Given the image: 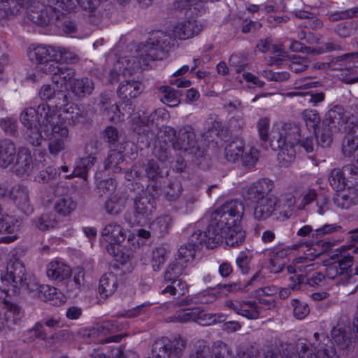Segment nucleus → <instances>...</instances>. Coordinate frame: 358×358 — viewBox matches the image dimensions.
Wrapping results in <instances>:
<instances>
[{
  "label": "nucleus",
  "instance_id": "nucleus-1",
  "mask_svg": "<svg viewBox=\"0 0 358 358\" xmlns=\"http://www.w3.org/2000/svg\"><path fill=\"white\" fill-rule=\"evenodd\" d=\"M270 145L273 150H278V160L280 166L287 167L295 159V145H300L309 153L313 151L314 139L313 137L301 138L299 125L287 122L272 131Z\"/></svg>",
  "mask_w": 358,
  "mask_h": 358
},
{
  "label": "nucleus",
  "instance_id": "nucleus-2",
  "mask_svg": "<svg viewBox=\"0 0 358 358\" xmlns=\"http://www.w3.org/2000/svg\"><path fill=\"white\" fill-rule=\"evenodd\" d=\"M78 4L81 6L80 0H43L29 7L28 18L38 25H47L56 22L65 13L74 10Z\"/></svg>",
  "mask_w": 358,
  "mask_h": 358
},
{
  "label": "nucleus",
  "instance_id": "nucleus-3",
  "mask_svg": "<svg viewBox=\"0 0 358 358\" xmlns=\"http://www.w3.org/2000/svg\"><path fill=\"white\" fill-rule=\"evenodd\" d=\"M172 45H173V40L169 34L163 31H157L138 48L139 64L148 66L151 61L162 59L165 53L171 50Z\"/></svg>",
  "mask_w": 358,
  "mask_h": 358
},
{
  "label": "nucleus",
  "instance_id": "nucleus-4",
  "mask_svg": "<svg viewBox=\"0 0 358 358\" xmlns=\"http://www.w3.org/2000/svg\"><path fill=\"white\" fill-rule=\"evenodd\" d=\"M331 336L333 341L329 340L334 350L336 348L333 346L334 344L342 355L348 358L356 357L358 355V315L355 318L352 327H334ZM335 352L339 358L336 351Z\"/></svg>",
  "mask_w": 358,
  "mask_h": 358
},
{
  "label": "nucleus",
  "instance_id": "nucleus-5",
  "mask_svg": "<svg viewBox=\"0 0 358 358\" xmlns=\"http://www.w3.org/2000/svg\"><path fill=\"white\" fill-rule=\"evenodd\" d=\"M60 117L48 103H42L38 106L37 108L33 107L24 108L20 115V121L26 129L41 126L43 132H49L48 128L52 124L57 123Z\"/></svg>",
  "mask_w": 358,
  "mask_h": 358
},
{
  "label": "nucleus",
  "instance_id": "nucleus-6",
  "mask_svg": "<svg viewBox=\"0 0 358 358\" xmlns=\"http://www.w3.org/2000/svg\"><path fill=\"white\" fill-rule=\"evenodd\" d=\"M313 336L315 342L312 343L303 338L299 339L296 343L299 355L286 358H338L327 336L315 333Z\"/></svg>",
  "mask_w": 358,
  "mask_h": 358
},
{
  "label": "nucleus",
  "instance_id": "nucleus-7",
  "mask_svg": "<svg viewBox=\"0 0 358 358\" xmlns=\"http://www.w3.org/2000/svg\"><path fill=\"white\" fill-rule=\"evenodd\" d=\"M169 117L168 111L163 108L155 110L148 115L139 117V124L135 131L138 134V141L148 148L156 139V133L162 127L164 122Z\"/></svg>",
  "mask_w": 358,
  "mask_h": 358
},
{
  "label": "nucleus",
  "instance_id": "nucleus-8",
  "mask_svg": "<svg viewBox=\"0 0 358 358\" xmlns=\"http://www.w3.org/2000/svg\"><path fill=\"white\" fill-rule=\"evenodd\" d=\"M13 275L15 283L22 285V288L27 289L30 292H34L35 295L41 301H52L57 294V289L54 287L48 285H39L34 277L28 275L22 262L15 264Z\"/></svg>",
  "mask_w": 358,
  "mask_h": 358
},
{
  "label": "nucleus",
  "instance_id": "nucleus-9",
  "mask_svg": "<svg viewBox=\"0 0 358 358\" xmlns=\"http://www.w3.org/2000/svg\"><path fill=\"white\" fill-rule=\"evenodd\" d=\"M350 251L351 252H348L347 255L340 252L331 256V259L336 261L327 267V278H338V282L343 285L351 282L353 278L351 267L355 262V257L351 250Z\"/></svg>",
  "mask_w": 358,
  "mask_h": 358
},
{
  "label": "nucleus",
  "instance_id": "nucleus-10",
  "mask_svg": "<svg viewBox=\"0 0 358 358\" xmlns=\"http://www.w3.org/2000/svg\"><path fill=\"white\" fill-rule=\"evenodd\" d=\"M210 218L228 230L231 235L227 238V245L231 247H236L243 243L245 238V234L239 224L241 220H236L233 215H224L220 208H217L212 214Z\"/></svg>",
  "mask_w": 358,
  "mask_h": 358
},
{
  "label": "nucleus",
  "instance_id": "nucleus-11",
  "mask_svg": "<svg viewBox=\"0 0 358 358\" xmlns=\"http://www.w3.org/2000/svg\"><path fill=\"white\" fill-rule=\"evenodd\" d=\"M57 50L56 46L32 44L28 49L27 56L40 71L45 73L51 71L52 65L56 64V59L59 56Z\"/></svg>",
  "mask_w": 358,
  "mask_h": 358
},
{
  "label": "nucleus",
  "instance_id": "nucleus-12",
  "mask_svg": "<svg viewBox=\"0 0 358 358\" xmlns=\"http://www.w3.org/2000/svg\"><path fill=\"white\" fill-rule=\"evenodd\" d=\"M172 148L175 150L180 151L197 158L203 156L204 150L199 145L194 128L190 125H185L179 129L177 138L172 143Z\"/></svg>",
  "mask_w": 358,
  "mask_h": 358
},
{
  "label": "nucleus",
  "instance_id": "nucleus-13",
  "mask_svg": "<svg viewBox=\"0 0 358 358\" xmlns=\"http://www.w3.org/2000/svg\"><path fill=\"white\" fill-rule=\"evenodd\" d=\"M257 205L254 210V217L257 220H266L279 210L282 220L287 219L292 215L293 210V202L292 199L289 200L287 208L282 209L280 201L275 196H269L264 200L257 202Z\"/></svg>",
  "mask_w": 358,
  "mask_h": 358
},
{
  "label": "nucleus",
  "instance_id": "nucleus-14",
  "mask_svg": "<svg viewBox=\"0 0 358 358\" xmlns=\"http://www.w3.org/2000/svg\"><path fill=\"white\" fill-rule=\"evenodd\" d=\"M186 343L181 338L170 340L167 337L157 339L152 345V358H181Z\"/></svg>",
  "mask_w": 358,
  "mask_h": 358
},
{
  "label": "nucleus",
  "instance_id": "nucleus-15",
  "mask_svg": "<svg viewBox=\"0 0 358 358\" xmlns=\"http://www.w3.org/2000/svg\"><path fill=\"white\" fill-rule=\"evenodd\" d=\"M48 130L49 132L44 131L43 134L45 138L50 141L48 143L49 152L56 156L65 149V141L69 137V129L60 117L57 123L52 124Z\"/></svg>",
  "mask_w": 358,
  "mask_h": 358
},
{
  "label": "nucleus",
  "instance_id": "nucleus-16",
  "mask_svg": "<svg viewBox=\"0 0 358 358\" xmlns=\"http://www.w3.org/2000/svg\"><path fill=\"white\" fill-rule=\"evenodd\" d=\"M156 209L155 199L150 195L134 199V211L129 222L132 225L145 224Z\"/></svg>",
  "mask_w": 358,
  "mask_h": 358
},
{
  "label": "nucleus",
  "instance_id": "nucleus-17",
  "mask_svg": "<svg viewBox=\"0 0 358 358\" xmlns=\"http://www.w3.org/2000/svg\"><path fill=\"white\" fill-rule=\"evenodd\" d=\"M7 199L12 200L24 214L33 213L34 208L30 202L29 190L27 186L18 184L12 187Z\"/></svg>",
  "mask_w": 358,
  "mask_h": 358
},
{
  "label": "nucleus",
  "instance_id": "nucleus-18",
  "mask_svg": "<svg viewBox=\"0 0 358 358\" xmlns=\"http://www.w3.org/2000/svg\"><path fill=\"white\" fill-rule=\"evenodd\" d=\"M203 234L205 245L209 249L215 248L219 243H222L223 239H225L227 243V238L228 236L231 237V233H228V230L225 227L217 224L211 218L207 231L203 232ZM232 236H234L233 234Z\"/></svg>",
  "mask_w": 358,
  "mask_h": 358
},
{
  "label": "nucleus",
  "instance_id": "nucleus-19",
  "mask_svg": "<svg viewBox=\"0 0 358 358\" xmlns=\"http://www.w3.org/2000/svg\"><path fill=\"white\" fill-rule=\"evenodd\" d=\"M274 187V182L269 178H261L250 185L247 191L248 199L252 202H259L268 198Z\"/></svg>",
  "mask_w": 358,
  "mask_h": 358
},
{
  "label": "nucleus",
  "instance_id": "nucleus-20",
  "mask_svg": "<svg viewBox=\"0 0 358 358\" xmlns=\"http://www.w3.org/2000/svg\"><path fill=\"white\" fill-rule=\"evenodd\" d=\"M203 29L202 24L196 20H185L174 27L173 34L180 40H186L197 36Z\"/></svg>",
  "mask_w": 358,
  "mask_h": 358
},
{
  "label": "nucleus",
  "instance_id": "nucleus-21",
  "mask_svg": "<svg viewBox=\"0 0 358 358\" xmlns=\"http://www.w3.org/2000/svg\"><path fill=\"white\" fill-rule=\"evenodd\" d=\"M16 162L13 166V172L19 177L28 176L32 171L33 163L31 152L28 148H20Z\"/></svg>",
  "mask_w": 358,
  "mask_h": 358
},
{
  "label": "nucleus",
  "instance_id": "nucleus-22",
  "mask_svg": "<svg viewBox=\"0 0 358 358\" xmlns=\"http://www.w3.org/2000/svg\"><path fill=\"white\" fill-rule=\"evenodd\" d=\"M50 70L51 71H47L45 73L52 75V81L58 87L65 86L67 83H69V85H71L76 74V71L73 68L61 64L52 65Z\"/></svg>",
  "mask_w": 358,
  "mask_h": 358
},
{
  "label": "nucleus",
  "instance_id": "nucleus-23",
  "mask_svg": "<svg viewBox=\"0 0 358 358\" xmlns=\"http://www.w3.org/2000/svg\"><path fill=\"white\" fill-rule=\"evenodd\" d=\"M348 117V115H345L344 108L336 105L327 111L322 125L329 127L333 131H339L343 124H346Z\"/></svg>",
  "mask_w": 358,
  "mask_h": 358
},
{
  "label": "nucleus",
  "instance_id": "nucleus-24",
  "mask_svg": "<svg viewBox=\"0 0 358 358\" xmlns=\"http://www.w3.org/2000/svg\"><path fill=\"white\" fill-rule=\"evenodd\" d=\"M124 327V324L117 320L105 321L97 324L96 327L83 329V335L89 338L95 336L96 334L107 335L121 331Z\"/></svg>",
  "mask_w": 358,
  "mask_h": 358
},
{
  "label": "nucleus",
  "instance_id": "nucleus-25",
  "mask_svg": "<svg viewBox=\"0 0 358 358\" xmlns=\"http://www.w3.org/2000/svg\"><path fill=\"white\" fill-rule=\"evenodd\" d=\"M15 143L10 139L0 141V167L6 169L12 165L17 157Z\"/></svg>",
  "mask_w": 358,
  "mask_h": 358
},
{
  "label": "nucleus",
  "instance_id": "nucleus-26",
  "mask_svg": "<svg viewBox=\"0 0 358 358\" xmlns=\"http://www.w3.org/2000/svg\"><path fill=\"white\" fill-rule=\"evenodd\" d=\"M101 236L108 242V244L120 245L126 238V231L124 228L115 222L108 223L101 231Z\"/></svg>",
  "mask_w": 358,
  "mask_h": 358
},
{
  "label": "nucleus",
  "instance_id": "nucleus-27",
  "mask_svg": "<svg viewBox=\"0 0 358 358\" xmlns=\"http://www.w3.org/2000/svg\"><path fill=\"white\" fill-rule=\"evenodd\" d=\"M71 273V268L62 262L52 261L47 265V276L57 282L67 279Z\"/></svg>",
  "mask_w": 358,
  "mask_h": 358
},
{
  "label": "nucleus",
  "instance_id": "nucleus-28",
  "mask_svg": "<svg viewBox=\"0 0 358 358\" xmlns=\"http://www.w3.org/2000/svg\"><path fill=\"white\" fill-rule=\"evenodd\" d=\"M334 203L341 209H348L352 206L358 204V189L348 187L338 194L334 199Z\"/></svg>",
  "mask_w": 358,
  "mask_h": 358
},
{
  "label": "nucleus",
  "instance_id": "nucleus-29",
  "mask_svg": "<svg viewBox=\"0 0 358 358\" xmlns=\"http://www.w3.org/2000/svg\"><path fill=\"white\" fill-rule=\"evenodd\" d=\"M127 198L120 194H115L109 196L103 203L106 213L112 216L118 215L125 208Z\"/></svg>",
  "mask_w": 358,
  "mask_h": 358
},
{
  "label": "nucleus",
  "instance_id": "nucleus-30",
  "mask_svg": "<svg viewBox=\"0 0 358 358\" xmlns=\"http://www.w3.org/2000/svg\"><path fill=\"white\" fill-rule=\"evenodd\" d=\"M143 90L142 83L136 80H124L120 84L117 92L122 99L136 98Z\"/></svg>",
  "mask_w": 358,
  "mask_h": 358
},
{
  "label": "nucleus",
  "instance_id": "nucleus-31",
  "mask_svg": "<svg viewBox=\"0 0 358 358\" xmlns=\"http://www.w3.org/2000/svg\"><path fill=\"white\" fill-rule=\"evenodd\" d=\"M117 288V278L113 272L104 273L99 280V293L102 298H108Z\"/></svg>",
  "mask_w": 358,
  "mask_h": 358
},
{
  "label": "nucleus",
  "instance_id": "nucleus-32",
  "mask_svg": "<svg viewBox=\"0 0 358 358\" xmlns=\"http://www.w3.org/2000/svg\"><path fill=\"white\" fill-rule=\"evenodd\" d=\"M94 90V83L88 78H74L70 85V90L78 98H83L92 94Z\"/></svg>",
  "mask_w": 358,
  "mask_h": 358
},
{
  "label": "nucleus",
  "instance_id": "nucleus-33",
  "mask_svg": "<svg viewBox=\"0 0 358 358\" xmlns=\"http://www.w3.org/2000/svg\"><path fill=\"white\" fill-rule=\"evenodd\" d=\"M96 158L92 155L80 158L76 162L72 173L66 176V178L80 177L85 180L87 178L88 171L93 167Z\"/></svg>",
  "mask_w": 358,
  "mask_h": 358
},
{
  "label": "nucleus",
  "instance_id": "nucleus-34",
  "mask_svg": "<svg viewBox=\"0 0 358 358\" xmlns=\"http://www.w3.org/2000/svg\"><path fill=\"white\" fill-rule=\"evenodd\" d=\"M173 218L169 215H163L155 218L149 226L150 229L157 236H163L169 232L173 226Z\"/></svg>",
  "mask_w": 358,
  "mask_h": 358
},
{
  "label": "nucleus",
  "instance_id": "nucleus-35",
  "mask_svg": "<svg viewBox=\"0 0 358 358\" xmlns=\"http://www.w3.org/2000/svg\"><path fill=\"white\" fill-rule=\"evenodd\" d=\"M263 282V276H262L261 274L257 272L245 284H242L241 282H234L231 284H220L218 285L217 286L219 289L224 288L226 289L227 292H236L239 290L248 291L249 287H257L259 285H262Z\"/></svg>",
  "mask_w": 358,
  "mask_h": 358
},
{
  "label": "nucleus",
  "instance_id": "nucleus-36",
  "mask_svg": "<svg viewBox=\"0 0 358 358\" xmlns=\"http://www.w3.org/2000/svg\"><path fill=\"white\" fill-rule=\"evenodd\" d=\"M220 208L224 215L229 214L233 215L236 220H241L245 211L243 203L238 199L227 201Z\"/></svg>",
  "mask_w": 358,
  "mask_h": 358
},
{
  "label": "nucleus",
  "instance_id": "nucleus-37",
  "mask_svg": "<svg viewBox=\"0 0 358 358\" xmlns=\"http://www.w3.org/2000/svg\"><path fill=\"white\" fill-rule=\"evenodd\" d=\"M220 208L224 215L229 214L233 215L236 220H241L245 211L243 203L238 199L227 201Z\"/></svg>",
  "mask_w": 358,
  "mask_h": 358
},
{
  "label": "nucleus",
  "instance_id": "nucleus-38",
  "mask_svg": "<svg viewBox=\"0 0 358 358\" xmlns=\"http://www.w3.org/2000/svg\"><path fill=\"white\" fill-rule=\"evenodd\" d=\"M307 260V257H300L296 258L292 264L287 266L288 273H298L304 274L305 280L308 278L307 275L315 269V264H303V262Z\"/></svg>",
  "mask_w": 358,
  "mask_h": 358
},
{
  "label": "nucleus",
  "instance_id": "nucleus-39",
  "mask_svg": "<svg viewBox=\"0 0 358 358\" xmlns=\"http://www.w3.org/2000/svg\"><path fill=\"white\" fill-rule=\"evenodd\" d=\"M20 262L17 261L14 262L10 268V270L6 274L0 273V291L6 295L9 294L10 287L14 292L15 288L22 287V285H18L14 282L13 271H15V264Z\"/></svg>",
  "mask_w": 358,
  "mask_h": 358
},
{
  "label": "nucleus",
  "instance_id": "nucleus-40",
  "mask_svg": "<svg viewBox=\"0 0 358 358\" xmlns=\"http://www.w3.org/2000/svg\"><path fill=\"white\" fill-rule=\"evenodd\" d=\"M161 94V101L170 107H174L180 103V91L176 90L170 86H162L158 90Z\"/></svg>",
  "mask_w": 358,
  "mask_h": 358
},
{
  "label": "nucleus",
  "instance_id": "nucleus-41",
  "mask_svg": "<svg viewBox=\"0 0 358 358\" xmlns=\"http://www.w3.org/2000/svg\"><path fill=\"white\" fill-rule=\"evenodd\" d=\"M62 112L65 115L64 117H62L61 114H57V115L61 116V118L65 124L66 122H64V120H67L75 124L82 122L85 118L83 110H82L77 105L71 102L64 108Z\"/></svg>",
  "mask_w": 358,
  "mask_h": 358
},
{
  "label": "nucleus",
  "instance_id": "nucleus-42",
  "mask_svg": "<svg viewBox=\"0 0 358 358\" xmlns=\"http://www.w3.org/2000/svg\"><path fill=\"white\" fill-rule=\"evenodd\" d=\"M244 145L241 139L237 138L231 141L224 149V157L231 162L237 161L243 153Z\"/></svg>",
  "mask_w": 358,
  "mask_h": 358
},
{
  "label": "nucleus",
  "instance_id": "nucleus-43",
  "mask_svg": "<svg viewBox=\"0 0 358 358\" xmlns=\"http://www.w3.org/2000/svg\"><path fill=\"white\" fill-rule=\"evenodd\" d=\"M215 342L212 348L203 340L197 341L194 345V350L189 358H215L213 352Z\"/></svg>",
  "mask_w": 358,
  "mask_h": 358
},
{
  "label": "nucleus",
  "instance_id": "nucleus-44",
  "mask_svg": "<svg viewBox=\"0 0 358 358\" xmlns=\"http://www.w3.org/2000/svg\"><path fill=\"white\" fill-rule=\"evenodd\" d=\"M76 207L77 203L71 196L65 195L56 201L54 208L59 215L66 216L75 210Z\"/></svg>",
  "mask_w": 358,
  "mask_h": 358
},
{
  "label": "nucleus",
  "instance_id": "nucleus-45",
  "mask_svg": "<svg viewBox=\"0 0 358 358\" xmlns=\"http://www.w3.org/2000/svg\"><path fill=\"white\" fill-rule=\"evenodd\" d=\"M34 222L36 228L41 231L54 229L58 224L56 215L52 212L43 213Z\"/></svg>",
  "mask_w": 358,
  "mask_h": 358
},
{
  "label": "nucleus",
  "instance_id": "nucleus-46",
  "mask_svg": "<svg viewBox=\"0 0 358 358\" xmlns=\"http://www.w3.org/2000/svg\"><path fill=\"white\" fill-rule=\"evenodd\" d=\"M2 306L5 313L4 314H6V317H8L9 320H11L12 328H13L15 325L20 322L23 316L21 308L17 304L6 300L3 301Z\"/></svg>",
  "mask_w": 358,
  "mask_h": 358
},
{
  "label": "nucleus",
  "instance_id": "nucleus-47",
  "mask_svg": "<svg viewBox=\"0 0 358 358\" xmlns=\"http://www.w3.org/2000/svg\"><path fill=\"white\" fill-rule=\"evenodd\" d=\"M342 150L345 157H352L358 163V140L351 134H347L343 143Z\"/></svg>",
  "mask_w": 358,
  "mask_h": 358
},
{
  "label": "nucleus",
  "instance_id": "nucleus-48",
  "mask_svg": "<svg viewBox=\"0 0 358 358\" xmlns=\"http://www.w3.org/2000/svg\"><path fill=\"white\" fill-rule=\"evenodd\" d=\"M303 119L306 127L312 136H316L318 126L320 123V117L319 114L313 110H305L303 113Z\"/></svg>",
  "mask_w": 358,
  "mask_h": 358
},
{
  "label": "nucleus",
  "instance_id": "nucleus-49",
  "mask_svg": "<svg viewBox=\"0 0 358 358\" xmlns=\"http://www.w3.org/2000/svg\"><path fill=\"white\" fill-rule=\"evenodd\" d=\"M20 12L13 0H0V20H10Z\"/></svg>",
  "mask_w": 358,
  "mask_h": 358
},
{
  "label": "nucleus",
  "instance_id": "nucleus-50",
  "mask_svg": "<svg viewBox=\"0 0 358 358\" xmlns=\"http://www.w3.org/2000/svg\"><path fill=\"white\" fill-rule=\"evenodd\" d=\"M293 13L297 18L306 19L307 22L305 23V26L313 30L319 29L323 25L322 22L313 13L303 10H295Z\"/></svg>",
  "mask_w": 358,
  "mask_h": 358
},
{
  "label": "nucleus",
  "instance_id": "nucleus-51",
  "mask_svg": "<svg viewBox=\"0 0 358 358\" xmlns=\"http://www.w3.org/2000/svg\"><path fill=\"white\" fill-rule=\"evenodd\" d=\"M352 59H358V52L345 53L340 56L332 57L329 62H317L315 64V68L319 69H340L341 66H336V63L338 62H345Z\"/></svg>",
  "mask_w": 358,
  "mask_h": 358
},
{
  "label": "nucleus",
  "instance_id": "nucleus-52",
  "mask_svg": "<svg viewBox=\"0 0 358 358\" xmlns=\"http://www.w3.org/2000/svg\"><path fill=\"white\" fill-rule=\"evenodd\" d=\"M106 250L110 255L113 257L116 262L121 264L127 263L133 257V252L131 251L127 250V252H124L120 250L119 246L117 247L114 244H108Z\"/></svg>",
  "mask_w": 358,
  "mask_h": 358
},
{
  "label": "nucleus",
  "instance_id": "nucleus-53",
  "mask_svg": "<svg viewBox=\"0 0 358 358\" xmlns=\"http://www.w3.org/2000/svg\"><path fill=\"white\" fill-rule=\"evenodd\" d=\"M124 157L121 152L112 150L109 152L108 157L105 161L104 168L106 170L112 169L113 171L117 173L121 171L119 166L123 162Z\"/></svg>",
  "mask_w": 358,
  "mask_h": 358
},
{
  "label": "nucleus",
  "instance_id": "nucleus-54",
  "mask_svg": "<svg viewBox=\"0 0 358 358\" xmlns=\"http://www.w3.org/2000/svg\"><path fill=\"white\" fill-rule=\"evenodd\" d=\"M178 133L176 129L170 126H162L156 133V138L159 143H164L165 145H171L177 138Z\"/></svg>",
  "mask_w": 358,
  "mask_h": 358
},
{
  "label": "nucleus",
  "instance_id": "nucleus-55",
  "mask_svg": "<svg viewBox=\"0 0 358 358\" xmlns=\"http://www.w3.org/2000/svg\"><path fill=\"white\" fill-rule=\"evenodd\" d=\"M186 268L185 264H178L175 259L169 264L164 272V282L178 279L180 275L185 273Z\"/></svg>",
  "mask_w": 358,
  "mask_h": 358
},
{
  "label": "nucleus",
  "instance_id": "nucleus-56",
  "mask_svg": "<svg viewBox=\"0 0 358 358\" xmlns=\"http://www.w3.org/2000/svg\"><path fill=\"white\" fill-rule=\"evenodd\" d=\"M225 320L226 317L222 314L206 313L199 308L196 322L202 326H210L217 322H223Z\"/></svg>",
  "mask_w": 358,
  "mask_h": 358
},
{
  "label": "nucleus",
  "instance_id": "nucleus-57",
  "mask_svg": "<svg viewBox=\"0 0 358 358\" xmlns=\"http://www.w3.org/2000/svg\"><path fill=\"white\" fill-rule=\"evenodd\" d=\"M358 29L356 21H346L338 24L335 27V32L341 38H348L354 35Z\"/></svg>",
  "mask_w": 358,
  "mask_h": 358
},
{
  "label": "nucleus",
  "instance_id": "nucleus-58",
  "mask_svg": "<svg viewBox=\"0 0 358 358\" xmlns=\"http://www.w3.org/2000/svg\"><path fill=\"white\" fill-rule=\"evenodd\" d=\"M20 221L14 216L4 214L0 217V232L13 234L20 226Z\"/></svg>",
  "mask_w": 358,
  "mask_h": 358
},
{
  "label": "nucleus",
  "instance_id": "nucleus-59",
  "mask_svg": "<svg viewBox=\"0 0 358 358\" xmlns=\"http://www.w3.org/2000/svg\"><path fill=\"white\" fill-rule=\"evenodd\" d=\"M0 128L6 136L17 137L19 135L17 121L15 118L11 117L1 118Z\"/></svg>",
  "mask_w": 358,
  "mask_h": 358
},
{
  "label": "nucleus",
  "instance_id": "nucleus-60",
  "mask_svg": "<svg viewBox=\"0 0 358 358\" xmlns=\"http://www.w3.org/2000/svg\"><path fill=\"white\" fill-rule=\"evenodd\" d=\"M261 314V307L256 301H243V306L239 315L250 320H255L259 317Z\"/></svg>",
  "mask_w": 358,
  "mask_h": 358
},
{
  "label": "nucleus",
  "instance_id": "nucleus-61",
  "mask_svg": "<svg viewBox=\"0 0 358 358\" xmlns=\"http://www.w3.org/2000/svg\"><path fill=\"white\" fill-rule=\"evenodd\" d=\"M342 171L347 187H355L358 184V167L354 164H347Z\"/></svg>",
  "mask_w": 358,
  "mask_h": 358
},
{
  "label": "nucleus",
  "instance_id": "nucleus-62",
  "mask_svg": "<svg viewBox=\"0 0 358 358\" xmlns=\"http://www.w3.org/2000/svg\"><path fill=\"white\" fill-rule=\"evenodd\" d=\"M199 314V307L187 308L178 310L174 315L173 322H187L194 321L196 322L197 316Z\"/></svg>",
  "mask_w": 358,
  "mask_h": 358
},
{
  "label": "nucleus",
  "instance_id": "nucleus-63",
  "mask_svg": "<svg viewBox=\"0 0 358 358\" xmlns=\"http://www.w3.org/2000/svg\"><path fill=\"white\" fill-rule=\"evenodd\" d=\"M195 251L193 248H189L187 245H184L180 246L178 250L176 260L178 264H185L187 267L193 259H194Z\"/></svg>",
  "mask_w": 358,
  "mask_h": 358
},
{
  "label": "nucleus",
  "instance_id": "nucleus-64",
  "mask_svg": "<svg viewBox=\"0 0 358 358\" xmlns=\"http://www.w3.org/2000/svg\"><path fill=\"white\" fill-rule=\"evenodd\" d=\"M329 181L332 188L337 192L347 187L342 169H333L329 176Z\"/></svg>",
  "mask_w": 358,
  "mask_h": 358
}]
</instances>
